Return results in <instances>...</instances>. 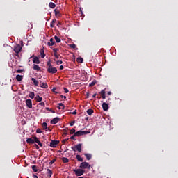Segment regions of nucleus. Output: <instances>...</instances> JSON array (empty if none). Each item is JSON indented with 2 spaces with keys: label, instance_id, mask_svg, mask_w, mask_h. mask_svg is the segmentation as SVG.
<instances>
[{
  "label": "nucleus",
  "instance_id": "obj_1",
  "mask_svg": "<svg viewBox=\"0 0 178 178\" xmlns=\"http://www.w3.org/2000/svg\"><path fill=\"white\" fill-rule=\"evenodd\" d=\"M46 69H47V72L50 74H55L58 72L57 68L53 67L50 61L47 62V67H46Z\"/></svg>",
  "mask_w": 178,
  "mask_h": 178
},
{
  "label": "nucleus",
  "instance_id": "obj_2",
  "mask_svg": "<svg viewBox=\"0 0 178 178\" xmlns=\"http://www.w3.org/2000/svg\"><path fill=\"white\" fill-rule=\"evenodd\" d=\"M22 47L19 45V44H17L15 46H14V52H15V56H17V57H19V53H20L22 51Z\"/></svg>",
  "mask_w": 178,
  "mask_h": 178
},
{
  "label": "nucleus",
  "instance_id": "obj_3",
  "mask_svg": "<svg viewBox=\"0 0 178 178\" xmlns=\"http://www.w3.org/2000/svg\"><path fill=\"white\" fill-rule=\"evenodd\" d=\"M82 144L79 143L77 144L76 145L74 146V147H71V149L74 151V152H81L82 151Z\"/></svg>",
  "mask_w": 178,
  "mask_h": 178
},
{
  "label": "nucleus",
  "instance_id": "obj_4",
  "mask_svg": "<svg viewBox=\"0 0 178 178\" xmlns=\"http://www.w3.org/2000/svg\"><path fill=\"white\" fill-rule=\"evenodd\" d=\"M82 169H90L91 165L87 162H82L79 166Z\"/></svg>",
  "mask_w": 178,
  "mask_h": 178
},
{
  "label": "nucleus",
  "instance_id": "obj_5",
  "mask_svg": "<svg viewBox=\"0 0 178 178\" xmlns=\"http://www.w3.org/2000/svg\"><path fill=\"white\" fill-rule=\"evenodd\" d=\"M73 171L74 172L76 176H77V177L81 176L85 173V170H83L82 169L73 170Z\"/></svg>",
  "mask_w": 178,
  "mask_h": 178
},
{
  "label": "nucleus",
  "instance_id": "obj_6",
  "mask_svg": "<svg viewBox=\"0 0 178 178\" xmlns=\"http://www.w3.org/2000/svg\"><path fill=\"white\" fill-rule=\"evenodd\" d=\"M90 131H79L74 133V136H76L77 137H80L81 136H84L86 134H89Z\"/></svg>",
  "mask_w": 178,
  "mask_h": 178
},
{
  "label": "nucleus",
  "instance_id": "obj_7",
  "mask_svg": "<svg viewBox=\"0 0 178 178\" xmlns=\"http://www.w3.org/2000/svg\"><path fill=\"white\" fill-rule=\"evenodd\" d=\"M39 83H40L39 86H40V88H44V89L48 88V85H47V83L43 82V81L39 80Z\"/></svg>",
  "mask_w": 178,
  "mask_h": 178
},
{
  "label": "nucleus",
  "instance_id": "obj_8",
  "mask_svg": "<svg viewBox=\"0 0 178 178\" xmlns=\"http://www.w3.org/2000/svg\"><path fill=\"white\" fill-rule=\"evenodd\" d=\"M59 141L57 140H51L50 142V147H56L57 145L59 144Z\"/></svg>",
  "mask_w": 178,
  "mask_h": 178
},
{
  "label": "nucleus",
  "instance_id": "obj_9",
  "mask_svg": "<svg viewBox=\"0 0 178 178\" xmlns=\"http://www.w3.org/2000/svg\"><path fill=\"white\" fill-rule=\"evenodd\" d=\"M25 104H26V106H28V108H33V104L31 99H26V101H25Z\"/></svg>",
  "mask_w": 178,
  "mask_h": 178
},
{
  "label": "nucleus",
  "instance_id": "obj_10",
  "mask_svg": "<svg viewBox=\"0 0 178 178\" xmlns=\"http://www.w3.org/2000/svg\"><path fill=\"white\" fill-rule=\"evenodd\" d=\"M102 109L104 111H107L109 109V106H108V104H106V102H103L102 103Z\"/></svg>",
  "mask_w": 178,
  "mask_h": 178
},
{
  "label": "nucleus",
  "instance_id": "obj_11",
  "mask_svg": "<svg viewBox=\"0 0 178 178\" xmlns=\"http://www.w3.org/2000/svg\"><path fill=\"white\" fill-rule=\"evenodd\" d=\"M60 120V118L56 117V118H54V119H52L51 121H50V123L51 124H57Z\"/></svg>",
  "mask_w": 178,
  "mask_h": 178
},
{
  "label": "nucleus",
  "instance_id": "obj_12",
  "mask_svg": "<svg viewBox=\"0 0 178 178\" xmlns=\"http://www.w3.org/2000/svg\"><path fill=\"white\" fill-rule=\"evenodd\" d=\"M54 44H55V42H54L53 38H50V42H47V45H49V47H52V46H54Z\"/></svg>",
  "mask_w": 178,
  "mask_h": 178
},
{
  "label": "nucleus",
  "instance_id": "obj_13",
  "mask_svg": "<svg viewBox=\"0 0 178 178\" xmlns=\"http://www.w3.org/2000/svg\"><path fill=\"white\" fill-rule=\"evenodd\" d=\"M33 139H35V143H38L39 146L42 147V143L40 141L39 138H38L36 136L33 137Z\"/></svg>",
  "mask_w": 178,
  "mask_h": 178
},
{
  "label": "nucleus",
  "instance_id": "obj_14",
  "mask_svg": "<svg viewBox=\"0 0 178 178\" xmlns=\"http://www.w3.org/2000/svg\"><path fill=\"white\" fill-rule=\"evenodd\" d=\"M100 95H101V97L103 99H106V91L105 90H102L100 92H99Z\"/></svg>",
  "mask_w": 178,
  "mask_h": 178
},
{
  "label": "nucleus",
  "instance_id": "obj_15",
  "mask_svg": "<svg viewBox=\"0 0 178 178\" xmlns=\"http://www.w3.org/2000/svg\"><path fill=\"white\" fill-rule=\"evenodd\" d=\"M33 81V85H35V86H38L40 84V81L39 80L37 81L35 78H32L31 79Z\"/></svg>",
  "mask_w": 178,
  "mask_h": 178
},
{
  "label": "nucleus",
  "instance_id": "obj_16",
  "mask_svg": "<svg viewBox=\"0 0 178 178\" xmlns=\"http://www.w3.org/2000/svg\"><path fill=\"white\" fill-rule=\"evenodd\" d=\"M58 105V106H57V108H58V109H59V110H60V109L64 110V109H65V106H64L63 104L59 103Z\"/></svg>",
  "mask_w": 178,
  "mask_h": 178
},
{
  "label": "nucleus",
  "instance_id": "obj_17",
  "mask_svg": "<svg viewBox=\"0 0 178 178\" xmlns=\"http://www.w3.org/2000/svg\"><path fill=\"white\" fill-rule=\"evenodd\" d=\"M54 13L56 17H60L61 16V14L58 10H54Z\"/></svg>",
  "mask_w": 178,
  "mask_h": 178
},
{
  "label": "nucleus",
  "instance_id": "obj_18",
  "mask_svg": "<svg viewBox=\"0 0 178 178\" xmlns=\"http://www.w3.org/2000/svg\"><path fill=\"white\" fill-rule=\"evenodd\" d=\"M23 76H21V75H17V76L15 77V79H17V81L18 82H20L23 80Z\"/></svg>",
  "mask_w": 178,
  "mask_h": 178
},
{
  "label": "nucleus",
  "instance_id": "obj_19",
  "mask_svg": "<svg viewBox=\"0 0 178 178\" xmlns=\"http://www.w3.org/2000/svg\"><path fill=\"white\" fill-rule=\"evenodd\" d=\"M42 127H43V129L46 130V131H48L47 129H48V124L46 122H43V124H42Z\"/></svg>",
  "mask_w": 178,
  "mask_h": 178
},
{
  "label": "nucleus",
  "instance_id": "obj_20",
  "mask_svg": "<svg viewBox=\"0 0 178 178\" xmlns=\"http://www.w3.org/2000/svg\"><path fill=\"white\" fill-rule=\"evenodd\" d=\"M45 54H44V49H40V56L42 57V58H45Z\"/></svg>",
  "mask_w": 178,
  "mask_h": 178
},
{
  "label": "nucleus",
  "instance_id": "obj_21",
  "mask_svg": "<svg viewBox=\"0 0 178 178\" xmlns=\"http://www.w3.org/2000/svg\"><path fill=\"white\" fill-rule=\"evenodd\" d=\"M26 143H28L29 144H33V143H35V139L28 138V139H26Z\"/></svg>",
  "mask_w": 178,
  "mask_h": 178
},
{
  "label": "nucleus",
  "instance_id": "obj_22",
  "mask_svg": "<svg viewBox=\"0 0 178 178\" xmlns=\"http://www.w3.org/2000/svg\"><path fill=\"white\" fill-rule=\"evenodd\" d=\"M40 59L38 57L33 58V63L40 64Z\"/></svg>",
  "mask_w": 178,
  "mask_h": 178
},
{
  "label": "nucleus",
  "instance_id": "obj_23",
  "mask_svg": "<svg viewBox=\"0 0 178 178\" xmlns=\"http://www.w3.org/2000/svg\"><path fill=\"white\" fill-rule=\"evenodd\" d=\"M86 113L89 115H92L94 113V111L92 109L90 108L86 111Z\"/></svg>",
  "mask_w": 178,
  "mask_h": 178
},
{
  "label": "nucleus",
  "instance_id": "obj_24",
  "mask_svg": "<svg viewBox=\"0 0 178 178\" xmlns=\"http://www.w3.org/2000/svg\"><path fill=\"white\" fill-rule=\"evenodd\" d=\"M56 19H52V21L50 22V27L54 28L55 26L54 24L56 23Z\"/></svg>",
  "mask_w": 178,
  "mask_h": 178
},
{
  "label": "nucleus",
  "instance_id": "obj_25",
  "mask_svg": "<svg viewBox=\"0 0 178 178\" xmlns=\"http://www.w3.org/2000/svg\"><path fill=\"white\" fill-rule=\"evenodd\" d=\"M84 156L87 160H90L92 159V155L90 154H84Z\"/></svg>",
  "mask_w": 178,
  "mask_h": 178
},
{
  "label": "nucleus",
  "instance_id": "obj_26",
  "mask_svg": "<svg viewBox=\"0 0 178 178\" xmlns=\"http://www.w3.org/2000/svg\"><path fill=\"white\" fill-rule=\"evenodd\" d=\"M76 159L77 161H79V162L83 161V158H81V156L80 155H76Z\"/></svg>",
  "mask_w": 178,
  "mask_h": 178
},
{
  "label": "nucleus",
  "instance_id": "obj_27",
  "mask_svg": "<svg viewBox=\"0 0 178 178\" xmlns=\"http://www.w3.org/2000/svg\"><path fill=\"white\" fill-rule=\"evenodd\" d=\"M49 7H50L51 9H54L56 8V4L54 3H49Z\"/></svg>",
  "mask_w": 178,
  "mask_h": 178
},
{
  "label": "nucleus",
  "instance_id": "obj_28",
  "mask_svg": "<svg viewBox=\"0 0 178 178\" xmlns=\"http://www.w3.org/2000/svg\"><path fill=\"white\" fill-rule=\"evenodd\" d=\"M54 40L56 43H60L61 42V39L60 38H58V36H54Z\"/></svg>",
  "mask_w": 178,
  "mask_h": 178
},
{
  "label": "nucleus",
  "instance_id": "obj_29",
  "mask_svg": "<svg viewBox=\"0 0 178 178\" xmlns=\"http://www.w3.org/2000/svg\"><path fill=\"white\" fill-rule=\"evenodd\" d=\"M35 99H36V102H40L42 101V97H40L39 95L36 96V97H35Z\"/></svg>",
  "mask_w": 178,
  "mask_h": 178
},
{
  "label": "nucleus",
  "instance_id": "obj_30",
  "mask_svg": "<svg viewBox=\"0 0 178 178\" xmlns=\"http://www.w3.org/2000/svg\"><path fill=\"white\" fill-rule=\"evenodd\" d=\"M33 70H38V71H40L41 70L40 67L38 65H33Z\"/></svg>",
  "mask_w": 178,
  "mask_h": 178
},
{
  "label": "nucleus",
  "instance_id": "obj_31",
  "mask_svg": "<svg viewBox=\"0 0 178 178\" xmlns=\"http://www.w3.org/2000/svg\"><path fill=\"white\" fill-rule=\"evenodd\" d=\"M76 62L79 63H83V59L82 58H76Z\"/></svg>",
  "mask_w": 178,
  "mask_h": 178
},
{
  "label": "nucleus",
  "instance_id": "obj_32",
  "mask_svg": "<svg viewBox=\"0 0 178 178\" xmlns=\"http://www.w3.org/2000/svg\"><path fill=\"white\" fill-rule=\"evenodd\" d=\"M35 97V93L33 92H31L29 93V98L33 99Z\"/></svg>",
  "mask_w": 178,
  "mask_h": 178
},
{
  "label": "nucleus",
  "instance_id": "obj_33",
  "mask_svg": "<svg viewBox=\"0 0 178 178\" xmlns=\"http://www.w3.org/2000/svg\"><path fill=\"white\" fill-rule=\"evenodd\" d=\"M47 175L49 177H51L52 176V171L50 169H47Z\"/></svg>",
  "mask_w": 178,
  "mask_h": 178
},
{
  "label": "nucleus",
  "instance_id": "obj_34",
  "mask_svg": "<svg viewBox=\"0 0 178 178\" xmlns=\"http://www.w3.org/2000/svg\"><path fill=\"white\" fill-rule=\"evenodd\" d=\"M96 83H97V81H92V82L89 84V87H93Z\"/></svg>",
  "mask_w": 178,
  "mask_h": 178
},
{
  "label": "nucleus",
  "instance_id": "obj_35",
  "mask_svg": "<svg viewBox=\"0 0 178 178\" xmlns=\"http://www.w3.org/2000/svg\"><path fill=\"white\" fill-rule=\"evenodd\" d=\"M32 170H33V172H37L38 168L36 165H32Z\"/></svg>",
  "mask_w": 178,
  "mask_h": 178
},
{
  "label": "nucleus",
  "instance_id": "obj_36",
  "mask_svg": "<svg viewBox=\"0 0 178 178\" xmlns=\"http://www.w3.org/2000/svg\"><path fill=\"white\" fill-rule=\"evenodd\" d=\"M62 161H63V163L69 162V159H67V158H65V157L62 158Z\"/></svg>",
  "mask_w": 178,
  "mask_h": 178
},
{
  "label": "nucleus",
  "instance_id": "obj_37",
  "mask_svg": "<svg viewBox=\"0 0 178 178\" xmlns=\"http://www.w3.org/2000/svg\"><path fill=\"white\" fill-rule=\"evenodd\" d=\"M75 132H76L75 129H72L70 131V135H72V134H74Z\"/></svg>",
  "mask_w": 178,
  "mask_h": 178
},
{
  "label": "nucleus",
  "instance_id": "obj_38",
  "mask_svg": "<svg viewBox=\"0 0 178 178\" xmlns=\"http://www.w3.org/2000/svg\"><path fill=\"white\" fill-rule=\"evenodd\" d=\"M53 51H54V54H57V52L59 51V49H57V48L54 49H53Z\"/></svg>",
  "mask_w": 178,
  "mask_h": 178
},
{
  "label": "nucleus",
  "instance_id": "obj_39",
  "mask_svg": "<svg viewBox=\"0 0 178 178\" xmlns=\"http://www.w3.org/2000/svg\"><path fill=\"white\" fill-rule=\"evenodd\" d=\"M70 47L72 49H76V46L74 44H70Z\"/></svg>",
  "mask_w": 178,
  "mask_h": 178
},
{
  "label": "nucleus",
  "instance_id": "obj_40",
  "mask_svg": "<svg viewBox=\"0 0 178 178\" xmlns=\"http://www.w3.org/2000/svg\"><path fill=\"white\" fill-rule=\"evenodd\" d=\"M62 64H63V61L62 60L56 61V65H62Z\"/></svg>",
  "mask_w": 178,
  "mask_h": 178
},
{
  "label": "nucleus",
  "instance_id": "obj_41",
  "mask_svg": "<svg viewBox=\"0 0 178 178\" xmlns=\"http://www.w3.org/2000/svg\"><path fill=\"white\" fill-rule=\"evenodd\" d=\"M56 159H54L53 160H51V161H50V165H52L53 163H54L55 162H56Z\"/></svg>",
  "mask_w": 178,
  "mask_h": 178
},
{
  "label": "nucleus",
  "instance_id": "obj_42",
  "mask_svg": "<svg viewBox=\"0 0 178 178\" xmlns=\"http://www.w3.org/2000/svg\"><path fill=\"white\" fill-rule=\"evenodd\" d=\"M74 124H75V121L73 120L72 122H71L70 123V127H72V126L74 125Z\"/></svg>",
  "mask_w": 178,
  "mask_h": 178
},
{
  "label": "nucleus",
  "instance_id": "obj_43",
  "mask_svg": "<svg viewBox=\"0 0 178 178\" xmlns=\"http://www.w3.org/2000/svg\"><path fill=\"white\" fill-rule=\"evenodd\" d=\"M46 110L50 111V112H51L52 113H56L54 111H52V110L50 109L49 108H46Z\"/></svg>",
  "mask_w": 178,
  "mask_h": 178
},
{
  "label": "nucleus",
  "instance_id": "obj_44",
  "mask_svg": "<svg viewBox=\"0 0 178 178\" xmlns=\"http://www.w3.org/2000/svg\"><path fill=\"white\" fill-rule=\"evenodd\" d=\"M36 133L38 134H42V131L40 129H38V130H36Z\"/></svg>",
  "mask_w": 178,
  "mask_h": 178
},
{
  "label": "nucleus",
  "instance_id": "obj_45",
  "mask_svg": "<svg viewBox=\"0 0 178 178\" xmlns=\"http://www.w3.org/2000/svg\"><path fill=\"white\" fill-rule=\"evenodd\" d=\"M39 106H42L43 107H45V104H44V102H41V103H39Z\"/></svg>",
  "mask_w": 178,
  "mask_h": 178
},
{
  "label": "nucleus",
  "instance_id": "obj_46",
  "mask_svg": "<svg viewBox=\"0 0 178 178\" xmlns=\"http://www.w3.org/2000/svg\"><path fill=\"white\" fill-rule=\"evenodd\" d=\"M63 90H64V92H65V93L69 92V90L67 89L66 88H64Z\"/></svg>",
  "mask_w": 178,
  "mask_h": 178
},
{
  "label": "nucleus",
  "instance_id": "obj_47",
  "mask_svg": "<svg viewBox=\"0 0 178 178\" xmlns=\"http://www.w3.org/2000/svg\"><path fill=\"white\" fill-rule=\"evenodd\" d=\"M75 136H75V134H74V135L70 137V139L75 140V138H74Z\"/></svg>",
  "mask_w": 178,
  "mask_h": 178
},
{
  "label": "nucleus",
  "instance_id": "obj_48",
  "mask_svg": "<svg viewBox=\"0 0 178 178\" xmlns=\"http://www.w3.org/2000/svg\"><path fill=\"white\" fill-rule=\"evenodd\" d=\"M54 56L56 58H59V56L57 54H54Z\"/></svg>",
  "mask_w": 178,
  "mask_h": 178
},
{
  "label": "nucleus",
  "instance_id": "obj_49",
  "mask_svg": "<svg viewBox=\"0 0 178 178\" xmlns=\"http://www.w3.org/2000/svg\"><path fill=\"white\" fill-rule=\"evenodd\" d=\"M23 72L22 70H17V73H22Z\"/></svg>",
  "mask_w": 178,
  "mask_h": 178
},
{
  "label": "nucleus",
  "instance_id": "obj_50",
  "mask_svg": "<svg viewBox=\"0 0 178 178\" xmlns=\"http://www.w3.org/2000/svg\"><path fill=\"white\" fill-rule=\"evenodd\" d=\"M35 147H36V149H39L40 147L38 145H35Z\"/></svg>",
  "mask_w": 178,
  "mask_h": 178
},
{
  "label": "nucleus",
  "instance_id": "obj_51",
  "mask_svg": "<svg viewBox=\"0 0 178 178\" xmlns=\"http://www.w3.org/2000/svg\"><path fill=\"white\" fill-rule=\"evenodd\" d=\"M59 69H60V70H62L64 69V67H63V65H61V66L59 67Z\"/></svg>",
  "mask_w": 178,
  "mask_h": 178
},
{
  "label": "nucleus",
  "instance_id": "obj_52",
  "mask_svg": "<svg viewBox=\"0 0 178 178\" xmlns=\"http://www.w3.org/2000/svg\"><path fill=\"white\" fill-rule=\"evenodd\" d=\"M72 115H76V114H77V112H76V111H73V112L72 113Z\"/></svg>",
  "mask_w": 178,
  "mask_h": 178
},
{
  "label": "nucleus",
  "instance_id": "obj_53",
  "mask_svg": "<svg viewBox=\"0 0 178 178\" xmlns=\"http://www.w3.org/2000/svg\"><path fill=\"white\" fill-rule=\"evenodd\" d=\"M96 97H97V94L96 93L92 95V98H95Z\"/></svg>",
  "mask_w": 178,
  "mask_h": 178
},
{
  "label": "nucleus",
  "instance_id": "obj_54",
  "mask_svg": "<svg viewBox=\"0 0 178 178\" xmlns=\"http://www.w3.org/2000/svg\"><path fill=\"white\" fill-rule=\"evenodd\" d=\"M63 131H64V132H67V131H68V129H67V128H66V129H63Z\"/></svg>",
  "mask_w": 178,
  "mask_h": 178
},
{
  "label": "nucleus",
  "instance_id": "obj_55",
  "mask_svg": "<svg viewBox=\"0 0 178 178\" xmlns=\"http://www.w3.org/2000/svg\"><path fill=\"white\" fill-rule=\"evenodd\" d=\"M60 97H61V98H64V99H66V98H67L65 96H63V95H60Z\"/></svg>",
  "mask_w": 178,
  "mask_h": 178
},
{
  "label": "nucleus",
  "instance_id": "obj_56",
  "mask_svg": "<svg viewBox=\"0 0 178 178\" xmlns=\"http://www.w3.org/2000/svg\"><path fill=\"white\" fill-rule=\"evenodd\" d=\"M89 97V93H86V98Z\"/></svg>",
  "mask_w": 178,
  "mask_h": 178
},
{
  "label": "nucleus",
  "instance_id": "obj_57",
  "mask_svg": "<svg viewBox=\"0 0 178 178\" xmlns=\"http://www.w3.org/2000/svg\"><path fill=\"white\" fill-rule=\"evenodd\" d=\"M33 178H38L37 175H33Z\"/></svg>",
  "mask_w": 178,
  "mask_h": 178
},
{
  "label": "nucleus",
  "instance_id": "obj_58",
  "mask_svg": "<svg viewBox=\"0 0 178 178\" xmlns=\"http://www.w3.org/2000/svg\"><path fill=\"white\" fill-rule=\"evenodd\" d=\"M60 24V22H58V24H57V26H59Z\"/></svg>",
  "mask_w": 178,
  "mask_h": 178
},
{
  "label": "nucleus",
  "instance_id": "obj_59",
  "mask_svg": "<svg viewBox=\"0 0 178 178\" xmlns=\"http://www.w3.org/2000/svg\"><path fill=\"white\" fill-rule=\"evenodd\" d=\"M108 95H111V92H108Z\"/></svg>",
  "mask_w": 178,
  "mask_h": 178
},
{
  "label": "nucleus",
  "instance_id": "obj_60",
  "mask_svg": "<svg viewBox=\"0 0 178 178\" xmlns=\"http://www.w3.org/2000/svg\"><path fill=\"white\" fill-rule=\"evenodd\" d=\"M67 141V140H65L63 141V143H65V142Z\"/></svg>",
  "mask_w": 178,
  "mask_h": 178
},
{
  "label": "nucleus",
  "instance_id": "obj_61",
  "mask_svg": "<svg viewBox=\"0 0 178 178\" xmlns=\"http://www.w3.org/2000/svg\"><path fill=\"white\" fill-rule=\"evenodd\" d=\"M55 90H56V88H53V89H52V91H53V92H55V91H54Z\"/></svg>",
  "mask_w": 178,
  "mask_h": 178
},
{
  "label": "nucleus",
  "instance_id": "obj_62",
  "mask_svg": "<svg viewBox=\"0 0 178 178\" xmlns=\"http://www.w3.org/2000/svg\"><path fill=\"white\" fill-rule=\"evenodd\" d=\"M47 131H51L50 129H49V128H48V127H47Z\"/></svg>",
  "mask_w": 178,
  "mask_h": 178
},
{
  "label": "nucleus",
  "instance_id": "obj_63",
  "mask_svg": "<svg viewBox=\"0 0 178 178\" xmlns=\"http://www.w3.org/2000/svg\"><path fill=\"white\" fill-rule=\"evenodd\" d=\"M78 178H84V177H78Z\"/></svg>",
  "mask_w": 178,
  "mask_h": 178
}]
</instances>
